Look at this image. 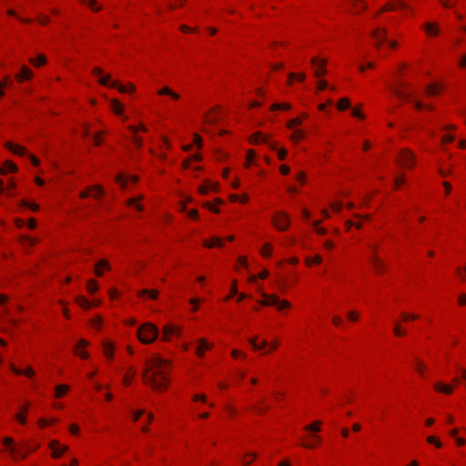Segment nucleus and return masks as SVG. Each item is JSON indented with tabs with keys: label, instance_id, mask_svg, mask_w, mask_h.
Here are the masks:
<instances>
[{
	"label": "nucleus",
	"instance_id": "1",
	"mask_svg": "<svg viewBox=\"0 0 466 466\" xmlns=\"http://www.w3.org/2000/svg\"><path fill=\"white\" fill-rule=\"evenodd\" d=\"M171 360L164 359L160 355H154L145 362L142 374L144 383L154 390L166 391L171 383Z\"/></svg>",
	"mask_w": 466,
	"mask_h": 466
},
{
	"label": "nucleus",
	"instance_id": "2",
	"mask_svg": "<svg viewBox=\"0 0 466 466\" xmlns=\"http://www.w3.org/2000/svg\"><path fill=\"white\" fill-rule=\"evenodd\" d=\"M322 425L323 422L320 420H313L305 425L299 436V445L308 450H314L319 447L323 441L319 435L322 431Z\"/></svg>",
	"mask_w": 466,
	"mask_h": 466
},
{
	"label": "nucleus",
	"instance_id": "3",
	"mask_svg": "<svg viewBox=\"0 0 466 466\" xmlns=\"http://www.w3.org/2000/svg\"><path fill=\"white\" fill-rule=\"evenodd\" d=\"M395 164L400 169L411 171L417 167L418 157L411 148L401 147L396 153Z\"/></svg>",
	"mask_w": 466,
	"mask_h": 466
},
{
	"label": "nucleus",
	"instance_id": "4",
	"mask_svg": "<svg viewBox=\"0 0 466 466\" xmlns=\"http://www.w3.org/2000/svg\"><path fill=\"white\" fill-rule=\"evenodd\" d=\"M261 299L258 302L262 307H275L279 312L289 310L292 308L291 302L286 299H281L275 293L261 292Z\"/></svg>",
	"mask_w": 466,
	"mask_h": 466
},
{
	"label": "nucleus",
	"instance_id": "5",
	"mask_svg": "<svg viewBox=\"0 0 466 466\" xmlns=\"http://www.w3.org/2000/svg\"><path fill=\"white\" fill-rule=\"evenodd\" d=\"M393 11H408L411 15L415 14V10L405 0H389L374 14L373 18L376 19L383 13Z\"/></svg>",
	"mask_w": 466,
	"mask_h": 466
},
{
	"label": "nucleus",
	"instance_id": "6",
	"mask_svg": "<svg viewBox=\"0 0 466 466\" xmlns=\"http://www.w3.org/2000/svg\"><path fill=\"white\" fill-rule=\"evenodd\" d=\"M158 334L157 327L151 322L142 324L137 330L138 340L146 345L152 344L157 339Z\"/></svg>",
	"mask_w": 466,
	"mask_h": 466
},
{
	"label": "nucleus",
	"instance_id": "7",
	"mask_svg": "<svg viewBox=\"0 0 466 466\" xmlns=\"http://www.w3.org/2000/svg\"><path fill=\"white\" fill-rule=\"evenodd\" d=\"M272 227L279 232H286L291 226V218L287 211L277 210L270 218Z\"/></svg>",
	"mask_w": 466,
	"mask_h": 466
},
{
	"label": "nucleus",
	"instance_id": "8",
	"mask_svg": "<svg viewBox=\"0 0 466 466\" xmlns=\"http://www.w3.org/2000/svg\"><path fill=\"white\" fill-rule=\"evenodd\" d=\"M313 76L316 78H322L328 74V59L321 56H315L310 60Z\"/></svg>",
	"mask_w": 466,
	"mask_h": 466
},
{
	"label": "nucleus",
	"instance_id": "9",
	"mask_svg": "<svg viewBox=\"0 0 466 466\" xmlns=\"http://www.w3.org/2000/svg\"><path fill=\"white\" fill-rule=\"evenodd\" d=\"M370 35L378 50L388 42V30L384 26H375L371 29Z\"/></svg>",
	"mask_w": 466,
	"mask_h": 466
},
{
	"label": "nucleus",
	"instance_id": "10",
	"mask_svg": "<svg viewBox=\"0 0 466 466\" xmlns=\"http://www.w3.org/2000/svg\"><path fill=\"white\" fill-rule=\"evenodd\" d=\"M182 331L181 326L166 324L162 329L161 339L165 342H169L173 337L179 338L182 335Z\"/></svg>",
	"mask_w": 466,
	"mask_h": 466
},
{
	"label": "nucleus",
	"instance_id": "11",
	"mask_svg": "<svg viewBox=\"0 0 466 466\" xmlns=\"http://www.w3.org/2000/svg\"><path fill=\"white\" fill-rule=\"evenodd\" d=\"M3 445L9 451L12 460L15 461H23L27 458V452H18V448L14 445V440L11 437H5L3 440Z\"/></svg>",
	"mask_w": 466,
	"mask_h": 466
},
{
	"label": "nucleus",
	"instance_id": "12",
	"mask_svg": "<svg viewBox=\"0 0 466 466\" xmlns=\"http://www.w3.org/2000/svg\"><path fill=\"white\" fill-rule=\"evenodd\" d=\"M105 196V190L100 185H93L85 187L83 191L80 192L79 197L82 199H86L87 198H92L94 199H101Z\"/></svg>",
	"mask_w": 466,
	"mask_h": 466
},
{
	"label": "nucleus",
	"instance_id": "13",
	"mask_svg": "<svg viewBox=\"0 0 466 466\" xmlns=\"http://www.w3.org/2000/svg\"><path fill=\"white\" fill-rule=\"evenodd\" d=\"M48 449L53 459H59L69 450V447L62 444L58 440H52L48 443Z\"/></svg>",
	"mask_w": 466,
	"mask_h": 466
},
{
	"label": "nucleus",
	"instance_id": "14",
	"mask_svg": "<svg viewBox=\"0 0 466 466\" xmlns=\"http://www.w3.org/2000/svg\"><path fill=\"white\" fill-rule=\"evenodd\" d=\"M441 130L444 133L441 137V145L445 146L454 141L455 136L453 133L457 130V126L451 123L444 124L441 127Z\"/></svg>",
	"mask_w": 466,
	"mask_h": 466
},
{
	"label": "nucleus",
	"instance_id": "15",
	"mask_svg": "<svg viewBox=\"0 0 466 466\" xmlns=\"http://www.w3.org/2000/svg\"><path fill=\"white\" fill-rule=\"evenodd\" d=\"M90 342L85 339H79L73 348V354L81 360H87L90 357L87 348Z\"/></svg>",
	"mask_w": 466,
	"mask_h": 466
},
{
	"label": "nucleus",
	"instance_id": "16",
	"mask_svg": "<svg viewBox=\"0 0 466 466\" xmlns=\"http://www.w3.org/2000/svg\"><path fill=\"white\" fill-rule=\"evenodd\" d=\"M139 181V177L137 175H127L125 173H118L115 177V182L119 185L121 189L125 190L127 188L129 182L137 184Z\"/></svg>",
	"mask_w": 466,
	"mask_h": 466
},
{
	"label": "nucleus",
	"instance_id": "17",
	"mask_svg": "<svg viewBox=\"0 0 466 466\" xmlns=\"http://www.w3.org/2000/svg\"><path fill=\"white\" fill-rule=\"evenodd\" d=\"M102 352L108 361H112L115 358L116 343L108 339L101 340Z\"/></svg>",
	"mask_w": 466,
	"mask_h": 466
},
{
	"label": "nucleus",
	"instance_id": "18",
	"mask_svg": "<svg viewBox=\"0 0 466 466\" xmlns=\"http://www.w3.org/2000/svg\"><path fill=\"white\" fill-rule=\"evenodd\" d=\"M33 70L27 66L23 65L20 70L15 75V79L17 83L23 84L26 81H30L34 77Z\"/></svg>",
	"mask_w": 466,
	"mask_h": 466
},
{
	"label": "nucleus",
	"instance_id": "19",
	"mask_svg": "<svg viewBox=\"0 0 466 466\" xmlns=\"http://www.w3.org/2000/svg\"><path fill=\"white\" fill-rule=\"evenodd\" d=\"M369 7L366 0H350L349 11L355 15L362 14Z\"/></svg>",
	"mask_w": 466,
	"mask_h": 466
},
{
	"label": "nucleus",
	"instance_id": "20",
	"mask_svg": "<svg viewBox=\"0 0 466 466\" xmlns=\"http://www.w3.org/2000/svg\"><path fill=\"white\" fill-rule=\"evenodd\" d=\"M373 254L370 258V264L377 274H383L386 272L387 267L384 260L379 257L375 248H372Z\"/></svg>",
	"mask_w": 466,
	"mask_h": 466
},
{
	"label": "nucleus",
	"instance_id": "21",
	"mask_svg": "<svg viewBox=\"0 0 466 466\" xmlns=\"http://www.w3.org/2000/svg\"><path fill=\"white\" fill-rule=\"evenodd\" d=\"M144 200V196L139 194L136 197L129 198L126 201V205L127 208L135 209L138 213H142L145 210V207L142 203Z\"/></svg>",
	"mask_w": 466,
	"mask_h": 466
},
{
	"label": "nucleus",
	"instance_id": "22",
	"mask_svg": "<svg viewBox=\"0 0 466 466\" xmlns=\"http://www.w3.org/2000/svg\"><path fill=\"white\" fill-rule=\"evenodd\" d=\"M422 29L427 37H437L441 33L440 24L438 22H426L422 25Z\"/></svg>",
	"mask_w": 466,
	"mask_h": 466
},
{
	"label": "nucleus",
	"instance_id": "23",
	"mask_svg": "<svg viewBox=\"0 0 466 466\" xmlns=\"http://www.w3.org/2000/svg\"><path fill=\"white\" fill-rule=\"evenodd\" d=\"M112 267L109 261L106 258H101L95 264L94 274L96 277L101 278L106 272L110 271Z\"/></svg>",
	"mask_w": 466,
	"mask_h": 466
},
{
	"label": "nucleus",
	"instance_id": "24",
	"mask_svg": "<svg viewBox=\"0 0 466 466\" xmlns=\"http://www.w3.org/2000/svg\"><path fill=\"white\" fill-rule=\"evenodd\" d=\"M30 405V402L26 401L23 405L19 406L18 411L15 414V419L19 424L25 425L27 423V413L29 411Z\"/></svg>",
	"mask_w": 466,
	"mask_h": 466
},
{
	"label": "nucleus",
	"instance_id": "25",
	"mask_svg": "<svg viewBox=\"0 0 466 466\" xmlns=\"http://www.w3.org/2000/svg\"><path fill=\"white\" fill-rule=\"evenodd\" d=\"M109 106L112 110V112L118 116L122 117L123 121L127 120V116H126L125 113V106L124 105L117 99V98H112L109 100Z\"/></svg>",
	"mask_w": 466,
	"mask_h": 466
},
{
	"label": "nucleus",
	"instance_id": "26",
	"mask_svg": "<svg viewBox=\"0 0 466 466\" xmlns=\"http://www.w3.org/2000/svg\"><path fill=\"white\" fill-rule=\"evenodd\" d=\"M214 344L208 342L206 338H200L198 340V346L196 348L195 353L198 358H204L206 352L212 350Z\"/></svg>",
	"mask_w": 466,
	"mask_h": 466
},
{
	"label": "nucleus",
	"instance_id": "27",
	"mask_svg": "<svg viewBox=\"0 0 466 466\" xmlns=\"http://www.w3.org/2000/svg\"><path fill=\"white\" fill-rule=\"evenodd\" d=\"M413 368L416 373L421 378H426L430 371L427 363L421 358L419 357L414 359Z\"/></svg>",
	"mask_w": 466,
	"mask_h": 466
},
{
	"label": "nucleus",
	"instance_id": "28",
	"mask_svg": "<svg viewBox=\"0 0 466 466\" xmlns=\"http://www.w3.org/2000/svg\"><path fill=\"white\" fill-rule=\"evenodd\" d=\"M137 369L134 366H128L123 372L122 376V384L125 387H129L133 383L136 376H137Z\"/></svg>",
	"mask_w": 466,
	"mask_h": 466
},
{
	"label": "nucleus",
	"instance_id": "29",
	"mask_svg": "<svg viewBox=\"0 0 466 466\" xmlns=\"http://www.w3.org/2000/svg\"><path fill=\"white\" fill-rule=\"evenodd\" d=\"M220 186L218 182H212L209 179H205L202 185L198 187V193L201 195H207L209 191L218 192Z\"/></svg>",
	"mask_w": 466,
	"mask_h": 466
},
{
	"label": "nucleus",
	"instance_id": "30",
	"mask_svg": "<svg viewBox=\"0 0 466 466\" xmlns=\"http://www.w3.org/2000/svg\"><path fill=\"white\" fill-rule=\"evenodd\" d=\"M395 95L401 100L410 101L417 110L424 109V104L420 100L412 99L411 96L400 89L394 90Z\"/></svg>",
	"mask_w": 466,
	"mask_h": 466
},
{
	"label": "nucleus",
	"instance_id": "31",
	"mask_svg": "<svg viewBox=\"0 0 466 466\" xmlns=\"http://www.w3.org/2000/svg\"><path fill=\"white\" fill-rule=\"evenodd\" d=\"M110 87L116 88L118 90V92H120L122 94H124V93L134 94L137 90V86H135V84H133L131 82L127 83V85H122L118 81H112L110 84Z\"/></svg>",
	"mask_w": 466,
	"mask_h": 466
},
{
	"label": "nucleus",
	"instance_id": "32",
	"mask_svg": "<svg viewBox=\"0 0 466 466\" xmlns=\"http://www.w3.org/2000/svg\"><path fill=\"white\" fill-rule=\"evenodd\" d=\"M289 129L291 130V134L289 135V138L292 144L298 145L306 138L307 133L303 129L299 127Z\"/></svg>",
	"mask_w": 466,
	"mask_h": 466
},
{
	"label": "nucleus",
	"instance_id": "33",
	"mask_svg": "<svg viewBox=\"0 0 466 466\" xmlns=\"http://www.w3.org/2000/svg\"><path fill=\"white\" fill-rule=\"evenodd\" d=\"M9 367L11 371L17 376L24 375L26 378L31 379L35 375V370L31 366H27L25 370H20L11 362Z\"/></svg>",
	"mask_w": 466,
	"mask_h": 466
},
{
	"label": "nucleus",
	"instance_id": "34",
	"mask_svg": "<svg viewBox=\"0 0 466 466\" xmlns=\"http://www.w3.org/2000/svg\"><path fill=\"white\" fill-rule=\"evenodd\" d=\"M433 389L436 392H440L444 395H451L454 391V386L452 384H446L442 381L435 382Z\"/></svg>",
	"mask_w": 466,
	"mask_h": 466
},
{
	"label": "nucleus",
	"instance_id": "35",
	"mask_svg": "<svg viewBox=\"0 0 466 466\" xmlns=\"http://www.w3.org/2000/svg\"><path fill=\"white\" fill-rule=\"evenodd\" d=\"M5 147L11 151L13 154L24 157L26 155V148L19 144H15L13 142L7 141L5 143Z\"/></svg>",
	"mask_w": 466,
	"mask_h": 466
},
{
	"label": "nucleus",
	"instance_id": "36",
	"mask_svg": "<svg viewBox=\"0 0 466 466\" xmlns=\"http://www.w3.org/2000/svg\"><path fill=\"white\" fill-rule=\"evenodd\" d=\"M444 90V86L441 83H431L426 87V95L428 96H440Z\"/></svg>",
	"mask_w": 466,
	"mask_h": 466
},
{
	"label": "nucleus",
	"instance_id": "37",
	"mask_svg": "<svg viewBox=\"0 0 466 466\" xmlns=\"http://www.w3.org/2000/svg\"><path fill=\"white\" fill-rule=\"evenodd\" d=\"M70 390H71V387L68 384H64V383L57 384L54 388V398L56 400L62 399L68 394Z\"/></svg>",
	"mask_w": 466,
	"mask_h": 466
},
{
	"label": "nucleus",
	"instance_id": "38",
	"mask_svg": "<svg viewBox=\"0 0 466 466\" xmlns=\"http://www.w3.org/2000/svg\"><path fill=\"white\" fill-rule=\"evenodd\" d=\"M19 243L25 248H32L38 244L39 238H33L29 235H20L18 237Z\"/></svg>",
	"mask_w": 466,
	"mask_h": 466
},
{
	"label": "nucleus",
	"instance_id": "39",
	"mask_svg": "<svg viewBox=\"0 0 466 466\" xmlns=\"http://www.w3.org/2000/svg\"><path fill=\"white\" fill-rule=\"evenodd\" d=\"M157 96H169L174 101H178L181 98L180 94L175 92L169 86H165L162 88L157 91Z\"/></svg>",
	"mask_w": 466,
	"mask_h": 466
},
{
	"label": "nucleus",
	"instance_id": "40",
	"mask_svg": "<svg viewBox=\"0 0 466 466\" xmlns=\"http://www.w3.org/2000/svg\"><path fill=\"white\" fill-rule=\"evenodd\" d=\"M18 167L11 160H5L0 167V175L5 176L8 173H16Z\"/></svg>",
	"mask_w": 466,
	"mask_h": 466
},
{
	"label": "nucleus",
	"instance_id": "41",
	"mask_svg": "<svg viewBox=\"0 0 466 466\" xmlns=\"http://www.w3.org/2000/svg\"><path fill=\"white\" fill-rule=\"evenodd\" d=\"M309 117V114L307 112L301 113L299 116L294 117L289 120L286 124L287 128H295L299 127L303 121Z\"/></svg>",
	"mask_w": 466,
	"mask_h": 466
},
{
	"label": "nucleus",
	"instance_id": "42",
	"mask_svg": "<svg viewBox=\"0 0 466 466\" xmlns=\"http://www.w3.org/2000/svg\"><path fill=\"white\" fill-rule=\"evenodd\" d=\"M202 245L208 248H222L224 246V241L219 237H212L209 239H204Z\"/></svg>",
	"mask_w": 466,
	"mask_h": 466
},
{
	"label": "nucleus",
	"instance_id": "43",
	"mask_svg": "<svg viewBox=\"0 0 466 466\" xmlns=\"http://www.w3.org/2000/svg\"><path fill=\"white\" fill-rule=\"evenodd\" d=\"M28 62L32 66L35 68H40L46 66V64L47 63V58L46 55L39 54L36 57H30L28 59Z\"/></svg>",
	"mask_w": 466,
	"mask_h": 466
},
{
	"label": "nucleus",
	"instance_id": "44",
	"mask_svg": "<svg viewBox=\"0 0 466 466\" xmlns=\"http://www.w3.org/2000/svg\"><path fill=\"white\" fill-rule=\"evenodd\" d=\"M323 258L319 254H316L314 256H307L304 258V263L308 268H311L313 266H319L322 263Z\"/></svg>",
	"mask_w": 466,
	"mask_h": 466
},
{
	"label": "nucleus",
	"instance_id": "45",
	"mask_svg": "<svg viewBox=\"0 0 466 466\" xmlns=\"http://www.w3.org/2000/svg\"><path fill=\"white\" fill-rule=\"evenodd\" d=\"M306 80V74L300 73H289L288 76V85L292 86L294 82L303 83Z\"/></svg>",
	"mask_w": 466,
	"mask_h": 466
},
{
	"label": "nucleus",
	"instance_id": "46",
	"mask_svg": "<svg viewBox=\"0 0 466 466\" xmlns=\"http://www.w3.org/2000/svg\"><path fill=\"white\" fill-rule=\"evenodd\" d=\"M217 119L218 116L215 109L207 111L202 116V121L205 125H213L216 123Z\"/></svg>",
	"mask_w": 466,
	"mask_h": 466
},
{
	"label": "nucleus",
	"instance_id": "47",
	"mask_svg": "<svg viewBox=\"0 0 466 466\" xmlns=\"http://www.w3.org/2000/svg\"><path fill=\"white\" fill-rule=\"evenodd\" d=\"M58 423V420L56 418H39L37 420V426L39 429L43 430L47 427L55 426Z\"/></svg>",
	"mask_w": 466,
	"mask_h": 466
},
{
	"label": "nucleus",
	"instance_id": "48",
	"mask_svg": "<svg viewBox=\"0 0 466 466\" xmlns=\"http://www.w3.org/2000/svg\"><path fill=\"white\" fill-rule=\"evenodd\" d=\"M264 141H267V135H265L259 131L252 134L248 137V142L252 145H258L260 143H264Z\"/></svg>",
	"mask_w": 466,
	"mask_h": 466
},
{
	"label": "nucleus",
	"instance_id": "49",
	"mask_svg": "<svg viewBox=\"0 0 466 466\" xmlns=\"http://www.w3.org/2000/svg\"><path fill=\"white\" fill-rule=\"evenodd\" d=\"M86 289L89 295H95L99 290V284L96 279H89L86 283Z\"/></svg>",
	"mask_w": 466,
	"mask_h": 466
},
{
	"label": "nucleus",
	"instance_id": "50",
	"mask_svg": "<svg viewBox=\"0 0 466 466\" xmlns=\"http://www.w3.org/2000/svg\"><path fill=\"white\" fill-rule=\"evenodd\" d=\"M273 248V245L270 242H266L261 246L259 254L265 258H269L272 256Z\"/></svg>",
	"mask_w": 466,
	"mask_h": 466
},
{
	"label": "nucleus",
	"instance_id": "51",
	"mask_svg": "<svg viewBox=\"0 0 466 466\" xmlns=\"http://www.w3.org/2000/svg\"><path fill=\"white\" fill-rule=\"evenodd\" d=\"M147 295L149 299L155 300L158 297V291L157 289H140L137 292V296L138 298H144V296Z\"/></svg>",
	"mask_w": 466,
	"mask_h": 466
},
{
	"label": "nucleus",
	"instance_id": "52",
	"mask_svg": "<svg viewBox=\"0 0 466 466\" xmlns=\"http://www.w3.org/2000/svg\"><path fill=\"white\" fill-rule=\"evenodd\" d=\"M75 301L76 303L80 307L82 308L83 309H91V304H90V300L87 299L85 296L83 295H78L76 297L75 299Z\"/></svg>",
	"mask_w": 466,
	"mask_h": 466
},
{
	"label": "nucleus",
	"instance_id": "53",
	"mask_svg": "<svg viewBox=\"0 0 466 466\" xmlns=\"http://www.w3.org/2000/svg\"><path fill=\"white\" fill-rule=\"evenodd\" d=\"M81 4L86 5L93 12H99L102 10V5L96 0H79Z\"/></svg>",
	"mask_w": 466,
	"mask_h": 466
},
{
	"label": "nucleus",
	"instance_id": "54",
	"mask_svg": "<svg viewBox=\"0 0 466 466\" xmlns=\"http://www.w3.org/2000/svg\"><path fill=\"white\" fill-rule=\"evenodd\" d=\"M354 218L357 219L356 221H354V227H356V228H358V229H360L362 228V221H370L371 219V215L370 214H366V215L355 214Z\"/></svg>",
	"mask_w": 466,
	"mask_h": 466
},
{
	"label": "nucleus",
	"instance_id": "55",
	"mask_svg": "<svg viewBox=\"0 0 466 466\" xmlns=\"http://www.w3.org/2000/svg\"><path fill=\"white\" fill-rule=\"evenodd\" d=\"M90 325L96 330L100 331L104 326V319L102 316L96 315L90 320Z\"/></svg>",
	"mask_w": 466,
	"mask_h": 466
},
{
	"label": "nucleus",
	"instance_id": "56",
	"mask_svg": "<svg viewBox=\"0 0 466 466\" xmlns=\"http://www.w3.org/2000/svg\"><path fill=\"white\" fill-rule=\"evenodd\" d=\"M17 188V185L15 181L14 178H10L8 180V183H7V186H6V188H5V193H6V196L9 197V198H13L15 196V190Z\"/></svg>",
	"mask_w": 466,
	"mask_h": 466
},
{
	"label": "nucleus",
	"instance_id": "57",
	"mask_svg": "<svg viewBox=\"0 0 466 466\" xmlns=\"http://www.w3.org/2000/svg\"><path fill=\"white\" fill-rule=\"evenodd\" d=\"M362 104L356 105L351 110V116L360 120H364L366 118V115L362 112Z\"/></svg>",
	"mask_w": 466,
	"mask_h": 466
},
{
	"label": "nucleus",
	"instance_id": "58",
	"mask_svg": "<svg viewBox=\"0 0 466 466\" xmlns=\"http://www.w3.org/2000/svg\"><path fill=\"white\" fill-rule=\"evenodd\" d=\"M127 130L132 134V135H137L138 132H144V133H147L148 131L147 127H146V125H144L143 123H140L139 125L136 126V125H129L127 127Z\"/></svg>",
	"mask_w": 466,
	"mask_h": 466
},
{
	"label": "nucleus",
	"instance_id": "59",
	"mask_svg": "<svg viewBox=\"0 0 466 466\" xmlns=\"http://www.w3.org/2000/svg\"><path fill=\"white\" fill-rule=\"evenodd\" d=\"M145 423L141 426L140 431L143 433H148L149 432V425L154 420V415L152 412H146L145 414Z\"/></svg>",
	"mask_w": 466,
	"mask_h": 466
},
{
	"label": "nucleus",
	"instance_id": "60",
	"mask_svg": "<svg viewBox=\"0 0 466 466\" xmlns=\"http://www.w3.org/2000/svg\"><path fill=\"white\" fill-rule=\"evenodd\" d=\"M336 106L339 111L347 110L351 106L350 99L348 97H342L338 100Z\"/></svg>",
	"mask_w": 466,
	"mask_h": 466
},
{
	"label": "nucleus",
	"instance_id": "61",
	"mask_svg": "<svg viewBox=\"0 0 466 466\" xmlns=\"http://www.w3.org/2000/svg\"><path fill=\"white\" fill-rule=\"evenodd\" d=\"M406 176L404 173L397 175L393 180V187L395 190H399L401 186L406 184Z\"/></svg>",
	"mask_w": 466,
	"mask_h": 466
},
{
	"label": "nucleus",
	"instance_id": "62",
	"mask_svg": "<svg viewBox=\"0 0 466 466\" xmlns=\"http://www.w3.org/2000/svg\"><path fill=\"white\" fill-rule=\"evenodd\" d=\"M256 151L254 149H248L246 155V161L244 163V167L246 168H249V167L254 163V159L256 158Z\"/></svg>",
	"mask_w": 466,
	"mask_h": 466
},
{
	"label": "nucleus",
	"instance_id": "63",
	"mask_svg": "<svg viewBox=\"0 0 466 466\" xmlns=\"http://www.w3.org/2000/svg\"><path fill=\"white\" fill-rule=\"evenodd\" d=\"M400 317L403 322H410L420 319V315L416 313L402 312Z\"/></svg>",
	"mask_w": 466,
	"mask_h": 466
},
{
	"label": "nucleus",
	"instance_id": "64",
	"mask_svg": "<svg viewBox=\"0 0 466 466\" xmlns=\"http://www.w3.org/2000/svg\"><path fill=\"white\" fill-rule=\"evenodd\" d=\"M455 274L461 282L466 281V263L463 267H457L455 268Z\"/></svg>",
	"mask_w": 466,
	"mask_h": 466
}]
</instances>
